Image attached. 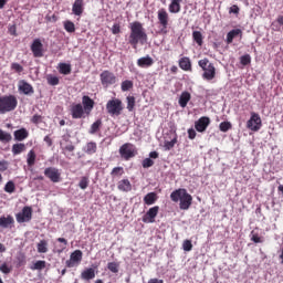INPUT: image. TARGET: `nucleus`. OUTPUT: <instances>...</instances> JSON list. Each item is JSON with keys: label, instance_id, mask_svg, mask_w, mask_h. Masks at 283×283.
<instances>
[{"label": "nucleus", "instance_id": "f257e3e1", "mask_svg": "<svg viewBox=\"0 0 283 283\" xmlns=\"http://www.w3.org/2000/svg\"><path fill=\"white\" fill-rule=\"evenodd\" d=\"M129 30L128 43L134 50L138 48V43L139 45H145V43H147L148 36L143 23L134 21L129 24Z\"/></svg>", "mask_w": 283, "mask_h": 283}, {"label": "nucleus", "instance_id": "f03ea898", "mask_svg": "<svg viewBox=\"0 0 283 283\" xmlns=\"http://www.w3.org/2000/svg\"><path fill=\"white\" fill-rule=\"evenodd\" d=\"M170 200H172V202H180L179 209L187 211V209L191 207V202H193V197L187 192V189L179 188L170 193Z\"/></svg>", "mask_w": 283, "mask_h": 283}, {"label": "nucleus", "instance_id": "7ed1b4c3", "mask_svg": "<svg viewBox=\"0 0 283 283\" xmlns=\"http://www.w3.org/2000/svg\"><path fill=\"white\" fill-rule=\"evenodd\" d=\"M19 101L14 95L0 96V114H8V112H14Z\"/></svg>", "mask_w": 283, "mask_h": 283}, {"label": "nucleus", "instance_id": "20e7f679", "mask_svg": "<svg viewBox=\"0 0 283 283\" xmlns=\"http://www.w3.org/2000/svg\"><path fill=\"white\" fill-rule=\"evenodd\" d=\"M199 67L203 71L202 78L203 81H213L216 78V65L209 62V59H202L198 61Z\"/></svg>", "mask_w": 283, "mask_h": 283}, {"label": "nucleus", "instance_id": "39448f33", "mask_svg": "<svg viewBox=\"0 0 283 283\" xmlns=\"http://www.w3.org/2000/svg\"><path fill=\"white\" fill-rule=\"evenodd\" d=\"M125 107L119 98H112L106 103V112L109 116H120Z\"/></svg>", "mask_w": 283, "mask_h": 283}, {"label": "nucleus", "instance_id": "423d86ee", "mask_svg": "<svg viewBox=\"0 0 283 283\" xmlns=\"http://www.w3.org/2000/svg\"><path fill=\"white\" fill-rule=\"evenodd\" d=\"M119 156L123 160H132L135 156H138V149L132 143L123 144L119 147Z\"/></svg>", "mask_w": 283, "mask_h": 283}, {"label": "nucleus", "instance_id": "0eeeda50", "mask_svg": "<svg viewBox=\"0 0 283 283\" xmlns=\"http://www.w3.org/2000/svg\"><path fill=\"white\" fill-rule=\"evenodd\" d=\"M157 19L158 23L161 27L160 33L167 34V29L169 28V13L167 12V9L161 8L157 11Z\"/></svg>", "mask_w": 283, "mask_h": 283}, {"label": "nucleus", "instance_id": "6e6552de", "mask_svg": "<svg viewBox=\"0 0 283 283\" xmlns=\"http://www.w3.org/2000/svg\"><path fill=\"white\" fill-rule=\"evenodd\" d=\"M99 81L103 87H111V85H116L118 78L112 71L105 70L99 74Z\"/></svg>", "mask_w": 283, "mask_h": 283}, {"label": "nucleus", "instance_id": "1a4fd4ad", "mask_svg": "<svg viewBox=\"0 0 283 283\" xmlns=\"http://www.w3.org/2000/svg\"><path fill=\"white\" fill-rule=\"evenodd\" d=\"M247 127L250 132H260V129H262V118L260 114L252 112L250 119L247 122Z\"/></svg>", "mask_w": 283, "mask_h": 283}, {"label": "nucleus", "instance_id": "9d476101", "mask_svg": "<svg viewBox=\"0 0 283 283\" xmlns=\"http://www.w3.org/2000/svg\"><path fill=\"white\" fill-rule=\"evenodd\" d=\"M83 261V251L75 250L71 253L70 260L66 261L67 269H73V266H78Z\"/></svg>", "mask_w": 283, "mask_h": 283}, {"label": "nucleus", "instance_id": "9b49d317", "mask_svg": "<svg viewBox=\"0 0 283 283\" xmlns=\"http://www.w3.org/2000/svg\"><path fill=\"white\" fill-rule=\"evenodd\" d=\"M45 178H49L51 182H61V170L56 167H48L44 169Z\"/></svg>", "mask_w": 283, "mask_h": 283}, {"label": "nucleus", "instance_id": "f8f14e48", "mask_svg": "<svg viewBox=\"0 0 283 283\" xmlns=\"http://www.w3.org/2000/svg\"><path fill=\"white\" fill-rule=\"evenodd\" d=\"M159 211L160 207L158 206L149 208V210L142 218L143 222H145V224H151L156 222V217L158 216Z\"/></svg>", "mask_w": 283, "mask_h": 283}, {"label": "nucleus", "instance_id": "ddd939ff", "mask_svg": "<svg viewBox=\"0 0 283 283\" xmlns=\"http://www.w3.org/2000/svg\"><path fill=\"white\" fill-rule=\"evenodd\" d=\"M18 91L20 94H24V96H32L34 94V86L25 80H20L18 82Z\"/></svg>", "mask_w": 283, "mask_h": 283}, {"label": "nucleus", "instance_id": "4468645a", "mask_svg": "<svg viewBox=\"0 0 283 283\" xmlns=\"http://www.w3.org/2000/svg\"><path fill=\"white\" fill-rule=\"evenodd\" d=\"M31 52L34 56V59H41L43 57V52L45 50L43 49V42H41V39H34L31 44Z\"/></svg>", "mask_w": 283, "mask_h": 283}, {"label": "nucleus", "instance_id": "2eb2a0df", "mask_svg": "<svg viewBox=\"0 0 283 283\" xmlns=\"http://www.w3.org/2000/svg\"><path fill=\"white\" fill-rule=\"evenodd\" d=\"M17 222H30L32 220V207L25 206L20 213L17 214Z\"/></svg>", "mask_w": 283, "mask_h": 283}, {"label": "nucleus", "instance_id": "dca6fc26", "mask_svg": "<svg viewBox=\"0 0 283 283\" xmlns=\"http://www.w3.org/2000/svg\"><path fill=\"white\" fill-rule=\"evenodd\" d=\"M209 125H211V118L202 116L195 123V129L199 132V134H202L207 132V127H209Z\"/></svg>", "mask_w": 283, "mask_h": 283}, {"label": "nucleus", "instance_id": "f3484780", "mask_svg": "<svg viewBox=\"0 0 283 283\" xmlns=\"http://www.w3.org/2000/svg\"><path fill=\"white\" fill-rule=\"evenodd\" d=\"M95 102L88 95H84L82 97V107L84 108V112L86 116H90L92 114V109H94Z\"/></svg>", "mask_w": 283, "mask_h": 283}, {"label": "nucleus", "instance_id": "a211bd4d", "mask_svg": "<svg viewBox=\"0 0 283 283\" xmlns=\"http://www.w3.org/2000/svg\"><path fill=\"white\" fill-rule=\"evenodd\" d=\"M71 115L72 118L78 119L85 117V108H83V104H73L71 106Z\"/></svg>", "mask_w": 283, "mask_h": 283}, {"label": "nucleus", "instance_id": "6ab92c4d", "mask_svg": "<svg viewBox=\"0 0 283 283\" xmlns=\"http://www.w3.org/2000/svg\"><path fill=\"white\" fill-rule=\"evenodd\" d=\"M117 189L124 193H129V191H132V181H129V179L119 180L117 182Z\"/></svg>", "mask_w": 283, "mask_h": 283}, {"label": "nucleus", "instance_id": "aec40b11", "mask_svg": "<svg viewBox=\"0 0 283 283\" xmlns=\"http://www.w3.org/2000/svg\"><path fill=\"white\" fill-rule=\"evenodd\" d=\"M182 0H170V3L168 6V10L170 14H178L180 10H182Z\"/></svg>", "mask_w": 283, "mask_h": 283}, {"label": "nucleus", "instance_id": "412c9836", "mask_svg": "<svg viewBox=\"0 0 283 283\" xmlns=\"http://www.w3.org/2000/svg\"><path fill=\"white\" fill-rule=\"evenodd\" d=\"M14 140L18 143H23L28 136H30V133L25 128H20L15 132H13Z\"/></svg>", "mask_w": 283, "mask_h": 283}, {"label": "nucleus", "instance_id": "4be33fe9", "mask_svg": "<svg viewBox=\"0 0 283 283\" xmlns=\"http://www.w3.org/2000/svg\"><path fill=\"white\" fill-rule=\"evenodd\" d=\"M14 224V218L12 216L0 217V227L1 229H10Z\"/></svg>", "mask_w": 283, "mask_h": 283}, {"label": "nucleus", "instance_id": "5701e85b", "mask_svg": "<svg viewBox=\"0 0 283 283\" xmlns=\"http://www.w3.org/2000/svg\"><path fill=\"white\" fill-rule=\"evenodd\" d=\"M138 67H151L154 65V59L151 56L146 55L137 60Z\"/></svg>", "mask_w": 283, "mask_h": 283}, {"label": "nucleus", "instance_id": "b1692460", "mask_svg": "<svg viewBox=\"0 0 283 283\" xmlns=\"http://www.w3.org/2000/svg\"><path fill=\"white\" fill-rule=\"evenodd\" d=\"M179 67L184 72H191V60L188 56H184L179 60Z\"/></svg>", "mask_w": 283, "mask_h": 283}, {"label": "nucleus", "instance_id": "393cba45", "mask_svg": "<svg viewBox=\"0 0 283 283\" xmlns=\"http://www.w3.org/2000/svg\"><path fill=\"white\" fill-rule=\"evenodd\" d=\"M83 10V0H75L72 8L73 14H75V17H81Z\"/></svg>", "mask_w": 283, "mask_h": 283}, {"label": "nucleus", "instance_id": "a878e982", "mask_svg": "<svg viewBox=\"0 0 283 283\" xmlns=\"http://www.w3.org/2000/svg\"><path fill=\"white\" fill-rule=\"evenodd\" d=\"M103 127V119H96L92 125L91 128L88 129V134L93 135L98 134Z\"/></svg>", "mask_w": 283, "mask_h": 283}, {"label": "nucleus", "instance_id": "bb28decb", "mask_svg": "<svg viewBox=\"0 0 283 283\" xmlns=\"http://www.w3.org/2000/svg\"><path fill=\"white\" fill-rule=\"evenodd\" d=\"M27 147L23 143H17L12 145L11 151L13 156H19L20 154H23L25 151Z\"/></svg>", "mask_w": 283, "mask_h": 283}, {"label": "nucleus", "instance_id": "cd10ccee", "mask_svg": "<svg viewBox=\"0 0 283 283\" xmlns=\"http://www.w3.org/2000/svg\"><path fill=\"white\" fill-rule=\"evenodd\" d=\"M235 36H242V30L241 29H233V30L229 31L228 34H227V43L228 44L233 43V39Z\"/></svg>", "mask_w": 283, "mask_h": 283}, {"label": "nucleus", "instance_id": "c85d7f7f", "mask_svg": "<svg viewBox=\"0 0 283 283\" xmlns=\"http://www.w3.org/2000/svg\"><path fill=\"white\" fill-rule=\"evenodd\" d=\"M189 101H191V93L182 92L180 97H179L180 107H187Z\"/></svg>", "mask_w": 283, "mask_h": 283}, {"label": "nucleus", "instance_id": "c756f323", "mask_svg": "<svg viewBox=\"0 0 283 283\" xmlns=\"http://www.w3.org/2000/svg\"><path fill=\"white\" fill-rule=\"evenodd\" d=\"M81 277L82 280H87V281L94 280V277H96V272L94 271V269L88 268L81 273Z\"/></svg>", "mask_w": 283, "mask_h": 283}, {"label": "nucleus", "instance_id": "7c9ffc66", "mask_svg": "<svg viewBox=\"0 0 283 283\" xmlns=\"http://www.w3.org/2000/svg\"><path fill=\"white\" fill-rule=\"evenodd\" d=\"M156 200H158V195L156 192H148L145 197H144V202L147 206H151L156 203Z\"/></svg>", "mask_w": 283, "mask_h": 283}, {"label": "nucleus", "instance_id": "2f4dec72", "mask_svg": "<svg viewBox=\"0 0 283 283\" xmlns=\"http://www.w3.org/2000/svg\"><path fill=\"white\" fill-rule=\"evenodd\" d=\"M35 163H36V153L34 151V149H31L27 155L28 167H34Z\"/></svg>", "mask_w": 283, "mask_h": 283}, {"label": "nucleus", "instance_id": "473e14b6", "mask_svg": "<svg viewBox=\"0 0 283 283\" xmlns=\"http://www.w3.org/2000/svg\"><path fill=\"white\" fill-rule=\"evenodd\" d=\"M98 147L96 145L95 142H90L86 144V147H85V154H87L88 156H92L94 154H96Z\"/></svg>", "mask_w": 283, "mask_h": 283}, {"label": "nucleus", "instance_id": "72a5a7b5", "mask_svg": "<svg viewBox=\"0 0 283 283\" xmlns=\"http://www.w3.org/2000/svg\"><path fill=\"white\" fill-rule=\"evenodd\" d=\"M48 247H49L48 240L45 239L40 240V242H38L36 244L38 253H48L49 251Z\"/></svg>", "mask_w": 283, "mask_h": 283}, {"label": "nucleus", "instance_id": "f704fd0d", "mask_svg": "<svg viewBox=\"0 0 283 283\" xmlns=\"http://www.w3.org/2000/svg\"><path fill=\"white\" fill-rule=\"evenodd\" d=\"M59 67H60L59 70L60 74H64V75L72 74V65L67 63H60Z\"/></svg>", "mask_w": 283, "mask_h": 283}, {"label": "nucleus", "instance_id": "c9c22d12", "mask_svg": "<svg viewBox=\"0 0 283 283\" xmlns=\"http://www.w3.org/2000/svg\"><path fill=\"white\" fill-rule=\"evenodd\" d=\"M12 140V135L0 128V143H10Z\"/></svg>", "mask_w": 283, "mask_h": 283}, {"label": "nucleus", "instance_id": "e433bc0d", "mask_svg": "<svg viewBox=\"0 0 283 283\" xmlns=\"http://www.w3.org/2000/svg\"><path fill=\"white\" fill-rule=\"evenodd\" d=\"M46 262L45 261H36L35 263H33V265L30 266L31 271H43V269H45L46 266Z\"/></svg>", "mask_w": 283, "mask_h": 283}, {"label": "nucleus", "instance_id": "4c0bfd02", "mask_svg": "<svg viewBox=\"0 0 283 283\" xmlns=\"http://www.w3.org/2000/svg\"><path fill=\"white\" fill-rule=\"evenodd\" d=\"M178 143V136L176 135L170 142H165L164 147L166 151H171L174 147H176V144Z\"/></svg>", "mask_w": 283, "mask_h": 283}, {"label": "nucleus", "instance_id": "58836bf2", "mask_svg": "<svg viewBox=\"0 0 283 283\" xmlns=\"http://www.w3.org/2000/svg\"><path fill=\"white\" fill-rule=\"evenodd\" d=\"M125 174V168L123 167H115L111 171L112 178H120Z\"/></svg>", "mask_w": 283, "mask_h": 283}, {"label": "nucleus", "instance_id": "ea45409f", "mask_svg": "<svg viewBox=\"0 0 283 283\" xmlns=\"http://www.w3.org/2000/svg\"><path fill=\"white\" fill-rule=\"evenodd\" d=\"M126 102H127L126 108L128 109V112H134V108L136 107V97L127 96Z\"/></svg>", "mask_w": 283, "mask_h": 283}, {"label": "nucleus", "instance_id": "a19ab883", "mask_svg": "<svg viewBox=\"0 0 283 283\" xmlns=\"http://www.w3.org/2000/svg\"><path fill=\"white\" fill-rule=\"evenodd\" d=\"M17 190V186L14 185V181L10 180L4 186L6 193H14Z\"/></svg>", "mask_w": 283, "mask_h": 283}, {"label": "nucleus", "instance_id": "79ce46f5", "mask_svg": "<svg viewBox=\"0 0 283 283\" xmlns=\"http://www.w3.org/2000/svg\"><path fill=\"white\" fill-rule=\"evenodd\" d=\"M192 39L198 45H202V32L200 31H193L192 32Z\"/></svg>", "mask_w": 283, "mask_h": 283}, {"label": "nucleus", "instance_id": "37998d69", "mask_svg": "<svg viewBox=\"0 0 283 283\" xmlns=\"http://www.w3.org/2000/svg\"><path fill=\"white\" fill-rule=\"evenodd\" d=\"M233 125L231 124V122H222L219 125V129L220 132L227 133L229 132V129H232Z\"/></svg>", "mask_w": 283, "mask_h": 283}, {"label": "nucleus", "instance_id": "c03bdc74", "mask_svg": "<svg viewBox=\"0 0 283 283\" xmlns=\"http://www.w3.org/2000/svg\"><path fill=\"white\" fill-rule=\"evenodd\" d=\"M134 87V82L126 80L122 82V92H129Z\"/></svg>", "mask_w": 283, "mask_h": 283}, {"label": "nucleus", "instance_id": "a18cd8bd", "mask_svg": "<svg viewBox=\"0 0 283 283\" xmlns=\"http://www.w3.org/2000/svg\"><path fill=\"white\" fill-rule=\"evenodd\" d=\"M64 30H66V32H76V27L74 25V22L72 21H65L64 22Z\"/></svg>", "mask_w": 283, "mask_h": 283}, {"label": "nucleus", "instance_id": "49530a36", "mask_svg": "<svg viewBox=\"0 0 283 283\" xmlns=\"http://www.w3.org/2000/svg\"><path fill=\"white\" fill-rule=\"evenodd\" d=\"M80 189H87L90 187V178L82 177L78 184Z\"/></svg>", "mask_w": 283, "mask_h": 283}, {"label": "nucleus", "instance_id": "de8ad7c7", "mask_svg": "<svg viewBox=\"0 0 283 283\" xmlns=\"http://www.w3.org/2000/svg\"><path fill=\"white\" fill-rule=\"evenodd\" d=\"M46 81H48L49 85H53V86L59 85V83H60L59 77L54 76V75H48Z\"/></svg>", "mask_w": 283, "mask_h": 283}, {"label": "nucleus", "instance_id": "09e8293b", "mask_svg": "<svg viewBox=\"0 0 283 283\" xmlns=\"http://www.w3.org/2000/svg\"><path fill=\"white\" fill-rule=\"evenodd\" d=\"M240 63L241 65H244V66L251 65V55L250 54L242 55L240 57Z\"/></svg>", "mask_w": 283, "mask_h": 283}, {"label": "nucleus", "instance_id": "8fccbe9b", "mask_svg": "<svg viewBox=\"0 0 283 283\" xmlns=\"http://www.w3.org/2000/svg\"><path fill=\"white\" fill-rule=\"evenodd\" d=\"M11 70L13 72H15L17 74H21V72H23V66L21 64L17 63V62H13L11 64Z\"/></svg>", "mask_w": 283, "mask_h": 283}, {"label": "nucleus", "instance_id": "3c124183", "mask_svg": "<svg viewBox=\"0 0 283 283\" xmlns=\"http://www.w3.org/2000/svg\"><path fill=\"white\" fill-rule=\"evenodd\" d=\"M142 167L144 169H149V167H154V161L151 158H145L143 161H142Z\"/></svg>", "mask_w": 283, "mask_h": 283}, {"label": "nucleus", "instance_id": "603ef678", "mask_svg": "<svg viewBox=\"0 0 283 283\" xmlns=\"http://www.w3.org/2000/svg\"><path fill=\"white\" fill-rule=\"evenodd\" d=\"M107 269H108V271H111V273H118V263L109 262L107 264Z\"/></svg>", "mask_w": 283, "mask_h": 283}, {"label": "nucleus", "instance_id": "864d4df0", "mask_svg": "<svg viewBox=\"0 0 283 283\" xmlns=\"http://www.w3.org/2000/svg\"><path fill=\"white\" fill-rule=\"evenodd\" d=\"M1 273H4V275H8L9 273H12V268L8 266V263H2L0 265Z\"/></svg>", "mask_w": 283, "mask_h": 283}, {"label": "nucleus", "instance_id": "5fc2aeb1", "mask_svg": "<svg viewBox=\"0 0 283 283\" xmlns=\"http://www.w3.org/2000/svg\"><path fill=\"white\" fill-rule=\"evenodd\" d=\"M184 251H191L193 249V244L191 243V240H185L182 243Z\"/></svg>", "mask_w": 283, "mask_h": 283}, {"label": "nucleus", "instance_id": "6e6d98bb", "mask_svg": "<svg viewBox=\"0 0 283 283\" xmlns=\"http://www.w3.org/2000/svg\"><path fill=\"white\" fill-rule=\"evenodd\" d=\"M229 14H240V7H238L237 4L230 7Z\"/></svg>", "mask_w": 283, "mask_h": 283}, {"label": "nucleus", "instance_id": "4d7b16f0", "mask_svg": "<svg viewBox=\"0 0 283 283\" xmlns=\"http://www.w3.org/2000/svg\"><path fill=\"white\" fill-rule=\"evenodd\" d=\"M17 261H18V266H23L25 265V255L24 254H21L17 258Z\"/></svg>", "mask_w": 283, "mask_h": 283}, {"label": "nucleus", "instance_id": "13d9d810", "mask_svg": "<svg viewBox=\"0 0 283 283\" xmlns=\"http://www.w3.org/2000/svg\"><path fill=\"white\" fill-rule=\"evenodd\" d=\"M252 242H254L255 244H260V242H262V239L260 238V235L258 233H253L252 232V238H251Z\"/></svg>", "mask_w": 283, "mask_h": 283}, {"label": "nucleus", "instance_id": "bf43d9fd", "mask_svg": "<svg viewBox=\"0 0 283 283\" xmlns=\"http://www.w3.org/2000/svg\"><path fill=\"white\" fill-rule=\"evenodd\" d=\"M196 136H197L196 129L189 128V129H188V138H189L190 140H193V139L196 138Z\"/></svg>", "mask_w": 283, "mask_h": 283}, {"label": "nucleus", "instance_id": "052dcab7", "mask_svg": "<svg viewBox=\"0 0 283 283\" xmlns=\"http://www.w3.org/2000/svg\"><path fill=\"white\" fill-rule=\"evenodd\" d=\"M113 34H120V24L116 23L112 27Z\"/></svg>", "mask_w": 283, "mask_h": 283}, {"label": "nucleus", "instance_id": "680f3d73", "mask_svg": "<svg viewBox=\"0 0 283 283\" xmlns=\"http://www.w3.org/2000/svg\"><path fill=\"white\" fill-rule=\"evenodd\" d=\"M0 171L1 172L8 171V161L6 160L0 161Z\"/></svg>", "mask_w": 283, "mask_h": 283}, {"label": "nucleus", "instance_id": "e2e57ef3", "mask_svg": "<svg viewBox=\"0 0 283 283\" xmlns=\"http://www.w3.org/2000/svg\"><path fill=\"white\" fill-rule=\"evenodd\" d=\"M44 143H46L48 147H52L53 142H52V138L50 137V135H46L44 137Z\"/></svg>", "mask_w": 283, "mask_h": 283}, {"label": "nucleus", "instance_id": "0e129e2a", "mask_svg": "<svg viewBox=\"0 0 283 283\" xmlns=\"http://www.w3.org/2000/svg\"><path fill=\"white\" fill-rule=\"evenodd\" d=\"M32 123H34L35 125H39V123H41V115H34L32 117Z\"/></svg>", "mask_w": 283, "mask_h": 283}, {"label": "nucleus", "instance_id": "69168bd1", "mask_svg": "<svg viewBox=\"0 0 283 283\" xmlns=\"http://www.w3.org/2000/svg\"><path fill=\"white\" fill-rule=\"evenodd\" d=\"M158 156H159L158 151H150V153H149V158H150V159H151V158L156 159V158H158Z\"/></svg>", "mask_w": 283, "mask_h": 283}, {"label": "nucleus", "instance_id": "338daca9", "mask_svg": "<svg viewBox=\"0 0 283 283\" xmlns=\"http://www.w3.org/2000/svg\"><path fill=\"white\" fill-rule=\"evenodd\" d=\"M148 283H165V281L160 280V279H150L148 281Z\"/></svg>", "mask_w": 283, "mask_h": 283}, {"label": "nucleus", "instance_id": "774afa93", "mask_svg": "<svg viewBox=\"0 0 283 283\" xmlns=\"http://www.w3.org/2000/svg\"><path fill=\"white\" fill-rule=\"evenodd\" d=\"M276 21L279 25H283V15H279Z\"/></svg>", "mask_w": 283, "mask_h": 283}]
</instances>
